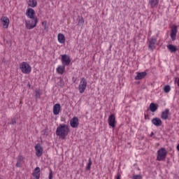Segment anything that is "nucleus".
I'll use <instances>...</instances> for the list:
<instances>
[{"label":"nucleus","instance_id":"nucleus-33","mask_svg":"<svg viewBox=\"0 0 179 179\" xmlns=\"http://www.w3.org/2000/svg\"><path fill=\"white\" fill-rule=\"evenodd\" d=\"M40 92H38V91H36V94H35V97L36 98V99H40Z\"/></svg>","mask_w":179,"mask_h":179},{"label":"nucleus","instance_id":"nucleus-26","mask_svg":"<svg viewBox=\"0 0 179 179\" xmlns=\"http://www.w3.org/2000/svg\"><path fill=\"white\" fill-rule=\"evenodd\" d=\"M91 167H92V158H89L88 163L86 166V171H90Z\"/></svg>","mask_w":179,"mask_h":179},{"label":"nucleus","instance_id":"nucleus-10","mask_svg":"<svg viewBox=\"0 0 179 179\" xmlns=\"http://www.w3.org/2000/svg\"><path fill=\"white\" fill-rule=\"evenodd\" d=\"M71 128H78L79 127V118L73 117L70 121Z\"/></svg>","mask_w":179,"mask_h":179},{"label":"nucleus","instance_id":"nucleus-27","mask_svg":"<svg viewBox=\"0 0 179 179\" xmlns=\"http://www.w3.org/2000/svg\"><path fill=\"white\" fill-rule=\"evenodd\" d=\"M170 90H171V88L170 87V85H166L164 87V92L165 93H169Z\"/></svg>","mask_w":179,"mask_h":179},{"label":"nucleus","instance_id":"nucleus-24","mask_svg":"<svg viewBox=\"0 0 179 179\" xmlns=\"http://www.w3.org/2000/svg\"><path fill=\"white\" fill-rule=\"evenodd\" d=\"M166 47L170 52H177V47L175 45L169 44Z\"/></svg>","mask_w":179,"mask_h":179},{"label":"nucleus","instance_id":"nucleus-31","mask_svg":"<svg viewBox=\"0 0 179 179\" xmlns=\"http://www.w3.org/2000/svg\"><path fill=\"white\" fill-rule=\"evenodd\" d=\"M132 179H142V175H134Z\"/></svg>","mask_w":179,"mask_h":179},{"label":"nucleus","instance_id":"nucleus-13","mask_svg":"<svg viewBox=\"0 0 179 179\" xmlns=\"http://www.w3.org/2000/svg\"><path fill=\"white\" fill-rule=\"evenodd\" d=\"M24 163V157H23V155H19L17 157V163L15 165L16 167H22Z\"/></svg>","mask_w":179,"mask_h":179},{"label":"nucleus","instance_id":"nucleus-23","mask_svg":"<svg viewBox=\"0 0 179 179\" xmlns=\"http://www.w3.org/2000/svg\"><path fill=\"white\" fill-rule=\"evenodd\" d=\"M149 3L151 8H157V5H159V0H150Z\"/></svg>","mask_w":179,"mask_h":179},{"label":"nucleus","instance_id":"nucleus-14","mask_svg":"<svg viewBox=\"0 0 179 179\" xmlns=\"http://www.w3.org/2000/svg\"><path fill=\"white\" fill-rule=\"evenodd\" d=\"M152 124L155 125V127H162L163 124V122L162 121V119L159 117H155L152 120Z\"/></svg>","mask_w":179,"mask_h":179},{"label":"nucleus","instance_id":"nucleus-32","mask_svg":"<svg viewBox=\"0 0 179 179\" xmlns=\"http://www.w3.org/2000/svg\"><path fill=\"white\" fill-rule=\"evenodd\" d=\"M84 23H85V20H83V17L79 18L78 24H83Z\"/></svg>","mask_w":179,"mask_h":179},{"label":"nucleus","instance_id":"nucleus-7","mask_svg":"<svg viewBox=\"0 0 179 179\" xmlns=\"http://www.w3.org/2000/svg\"><path fill=\"white\" fill-rule=\"evenodd\" d=\"M36 151V156L37 157H41L43 156V149L40 143H37L34 147Z\"/></svg>","mask_w":179,"mask_h":179},{"label":"nucleus","instance_id":"nucleus-3","mask_svg":"<svg viewBox=\"0 0 179 179\" xmlns=\"http://www.w3.org/2000/svg\"><path fill=\"white\" fill-rule=\"evenodd\" d=\"M166 157H167V150H166V148H162L157 150V160L158 162H164Z\"/></svg>","mask_w":179,"mask_h":179},{"label":"nucleus","instance_id":"nucleus-1","mask_svg":"<svg viewBox=\"0 0 179 179\" xmlns=\"http://www.w3.org/2000/svg\"><path fill=\"white\" fill-rule=\"evenodd\" d=\"M69 134V126L65 124H61L56 129L57 136H59L61 139H65Z\"/></svg>","mask_w":179,"mask_h":179},{"label":"nucleus","instance_id":"nucleus-37","mask_svg":"<svg viewBox=\"0 0 179 179\" xmlns=\"http://www.w3.org/2000/svg\"><path fill=\"white\" fill-rule=\"evenodd\" d=\"M177 150L179 152V144L177 145Z\"/></svg>","mask_w":179,"mask_h":179},{"label":"nucleus","instance_id":"nucleus-25","mask_svg":"<svg viewBox=\"0 0 179 179\" xmlns=\"http://www.w3.org/2000/svg\"><path fill=\"white\" fill-rule=\"evenodd\" d=\"M28 6H30V8H36V6H37V1L29 0L28 1Z\"/></svg>","mask_w":179,"mask_h":179},{"label":"nucleus","instance_id":"nucleus-29","mask_svg":"<svg viewBox=\"0 0 179 179\" xmlns=\"http://www.w3.org/2000/svg\"><path fill=\"white\" fill-rule=\"evenodd\" d=\"M42 26L44 27L45 30H47V31H48V27L47 26V22H43Z\"/></svg>","mask_w":179,"mask_h":179},{"label":"nucleus","instance_id":"nucleus-19","mask_svg":"<svg viewBox=\"0 0 179 179\" xmlns=\"http://www.w3.org/2000/svg\"><path fill=\"white\" fill-rule=\"evenodd\" d=\"M148 75V73L146 71L137 73L136 76L134 78L135 80H141V79H143L145 76Z\"/></svg>","mask_w":179,"mask_h":179},{"label":"nucleus","instance_id":"nucleus-18","mask_svg":"<svg viewBox=\"0 0 179 179\" xmlns=\"http://www.w3.org/2000/svg\"><path fill=\"white\" fill-rule=\"evenodd\" d=\"M34 179H40V167L37 166L35 168L32 173Z\"/></svg>","mask_w":179,"mask_h":179},{"label":"nucleus","instance_id":"nucleus-6","mask_svg":"<svg viewBox=\"0 0 179 179\" xmlns=\"http://www.w3.org/2000/svg\"><path fill=\"white\" fill-rule=\"evenodd\" d=\"M62 64L64 66H69L71 65V56L66 54L62 55Z\"/></svg>","mask_w":179,"mask_h":179},{"label":"nucleus","instance_id":"nucleus-34","mask_svg":"<svg viewBox=\"0 0 179 179\" xmlns=\"http://www.w3.org/2000/svg\"><path fill=\"white\" fill-rule=\"evenodd\" d=\"M115 179H121V174L117 173V176H115Z\"/></svg>","mask_w":179,"mask_h":179},{"label":"nucleus","instance_id":"nucleus-2","mask_svg":"<svg viewBox=\"0 0 179 179\" xmlns=\"http://www.w3.org/2000/svg\"><path fill=\"white\" fill-rule=\"evenodd\" d=\"M31 20H25V27L28 30H31V29H34L37 26V23H38V18H30Z\"/></svg>","mask_w":179,"mask_h":179},{"label":"nucleus","instance_id":"nucleus-38","mask_svg":"<svg viewBox=\"0 0 179 179\" xmlns=\"http://www.w3.org/2000/svg\"><path fill=\"white\" fill-rule=\"evenodd\" d=\"M177 83H178V86L179 87V78L178 79Z\"/></svg>","mask_w":179,"mask_h":179},{"label":"nucleus","instance_id":"nucleus-11","mask_svg":"<svg viewBox=\"0 0 179 179\" xmlns=\"http://www.w3.org/2000/svg\"><path fill=\"white\" fill-rule=\"evenodd\" d=\"M0 20L2 22L3 27L4 29H8V27H9L10 20H9V18L8 17L3 16V17H1Z\"/></svg>","mask_w":179,"mask_h":179},{"label":"nucleus","instance_id":"nucleus-15","mask_svg":"<svg viewBox=\"0 0 179 179\" xmlns=\"http://www.w3.org/2000/svg\"><path fill=\"white\" fill-rule=\"evenodd\" d=\"M169 114H170V109L166 108L164 111L162 112V120H169Z\"/></svg>","mask_w":179,"mask_h":179},{"label":"nucleus","instance_id":"nucleus-21","mask_svg":"<svg viewBox=\"0 0 179 179\" xmlns=\"http://www.w3.org/2000/svg\"><path fill=\"white\" fill-rule=\"evenodd\" d=\"M149 108L152 113H155V111H157V108H159V105L155 103H151L150 104Z\"/></svg>","mask_w":179,"mask_h":179},{"label":"nucleus","instance_id":"nucleus-5","mask_svg":"<svg viewBox=\"0 0 179 179\" xmlns=\"http://www.w3.org/2000/svg\"><path fill=\"white\" fill-rule=\"evenodd\" d=\"M87 87V80H86V78H82L78 85V90L80 94H83V93H85V90H86Z\"/></svg>","mask_w":179,"mask_h":179},{"label":"nucleus","instance_id":"nucleus-8","mask_svg":"<svg viewBox=\"0 0 179 179\" xmlns=\"http://www.w3.org/2000/svg\"><path fill=\"white\" fill-rule=\"evenodd\" d=\"M108 124L109 127H111V128H115V115L111 114L110 115H109L108 119Z\"/></svg>","mask_w":179,"mask_h":179},{"label":"nucleus","instance_id":"nucleus-28","mask_svg":"<svg viewBox=\"0 0 179 179\" xmlns=\"http://www.w3.org/2000/svg\"><path fill=\"white\" fill-rule=\"evenodd\" d=\"M49 176L48 178L49 179H52V178L54 177V173H52V169H50L49 170Z\"/></svg>","mask_w":179,"mask_h":179},{"label":"nucleus","instance_id":"nucleus-20","mask_svg":"<svg viewBox=\"0 0 179 179\" xmlns=\"http://www.w3.org/2000/svg\"><path fill=\"white\" fill-rule=\"evenodd\" d=\"M66 66H64V64L58 66L56 69V72H57L59 75H64V73H65Z\"/></svg>","mask_w":179,"mask_h":179},{"label":"nucleus","instance_id":"nucleus-35","mask_svg":"<svg viewBox=\"0 0 179 179\" xmlns=\"http://www.w3.org/2000/svg\"><path fill=\"white\" fill-rule=\"evenodd\" d=\"M60 83H62V86H64V85H65V83H64L63 80H60Z\"/></svg>","mask_w":179,"mask_h":179},{"label":"nucleus","instance_id":"nucleus-36","mask_svg":"<svg viewBox=\"0 0 179 179\" xmlns=\"http://www.w3.org/2000/svg\"><path fill=\"white\" fill-rule=\"evenodd\" d=\"M153 135H155V133H153V131H152L150 134V136L152 137V136H153Z\"/></svg>","mask_w":179,"mask_h":179},{"label":"nucleus","instance_id":"nucleus-4","mask_svg":"<svg viewBox=\"0 0 179 179\" xmlns=\"http://www.w3.org/2000/svg\"><path fill=\"white\" fill-rule=\"evenodd\" d=\"M20 69L22 73L29 75L31 72V66L26 62H23L20 64Z\"/></svg>","mask_w":179,"mask_h":179},{"label":"nucleus","instance_id":"nucleus-17","mask_svg":"<svg viewBox=\"0 0 179 179\" xmlns=\"http://www.w3.org/2000/svg\"><path fill=\"white\" fill-rule=\"evenodd\" d=\"M59 111H61V104L56 103L53 106V114L54 115H58L59 114Z\"/></svg>","mask_w":179,"mask_h":179},{"label":"nucleus","instance_id":"nucleus-16","mask_svg":"<svg viewBox=\"0 0 179 179\" xmlns=\"http://www.w3.org/2000/svg\"><path fill=\"white\" fill-rule=\"evenodd\" d=\"M157 41V39L153 37L149 41L148 47L150 50H155V45L156 44Z\"/></svg>","mask_w":179,"mask_h":179},{"label":"nucleus","instance_id":"nucleus-9","mask_svg":"<svg viewBox=\"0 0 179 179\" xmlns=\"http://www.w3.org/2000/svg\"><path fill=\"white\" fill-rule=\"evenodd\" d=\"M35 15H36V11H34V9H33L31 8H29L28 9H27V10H26V16L29 19L37 18V17H36Z\"/></svg>","mask_w":179,"mask_h":179},{"label":"nucleus","instance_id":"nucleus-22","mask_svg":"<svg viewBox=\"0 0 179 179\" xmlns=\"http://www.w3.org/2000/svg\"><path fill=\"white\" fill-rule=\"evenodd\" d=\"M57 40L60 44H64L65 43V36L64 34H59L57 35Z\"/></svg>","mask_w":179,"mask_h":179},{"label":"nucleus","instance_id":"nucleus-39","mask_svg":"<svg viewBox=\"0 0 179 179\" xmlns=\"http://www.w3.org/2000/svg\"><path fill=\"white\" fill-rule=\"evenodd\" d=\"M1 179V178H0Z\"/></svg>","mask_w":179,"mask_h":179},{"label":"nucleus","instance_id":"nucleus-30","mask_svg":"<svg viewBox=\"0 0 179 179\" xmlns=\"http://www.w3.org/2000/svg\"><path fill=\"white\" fill-rule=\"evenodd\" d=\"M10 125H15L16 124V118H12L11 122H8Z\"/></svg>","mask_w":179,"mask_h":179},{"label":"nucleus","instance_id":"nucleus-12","mask_svg":"<svg viewBox=\"0 0 179 179\" xmlns=\"http://www.w3.org/2000/svg\"><path fill=\"white\" fill-rule=\"evenodd\" d=\"M177 26H173V27L171 29V38L172 41H176V39L177 38Z\"/></svg>","mask_w":179,"mask_h":179}]
</instances>
